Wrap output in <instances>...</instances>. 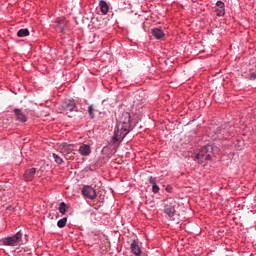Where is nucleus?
<instances>
[{"label":"nucleus","mask_w":256,"mask_h":256,"mask_svg":"<svg viewBox=\"0 0 256 256\" xmlns=\"http://www.w3.org/2000/svg\"><path fill=\"white\" fill-rule=\"evenodd\" d=\"M133 131V126H131V114L129 112H122L119 116L116 126L114 128V134L111 137L110 143L115 145V143H119V141H123L129 133Z\"/></svg>","instance_id":"obj_1"},{"label":"nucleus","mask_w":256,"mask_h":256,"mask_svg":"<svg viewBox=\"0 0 256 256\" xmlns=\"http://www.w3.org/2000/svg\"><path fill=\"white\" fill-rule=\"evenodd\" d=\"M26 243H29V235L24 234L23 230L0 239V246L4 247H21Z\"/></svg>","instance_id":"obj_2"},{"label":"nucleus","mask_w":256,"mask_h":256,"mask_svg":"<svg viewBox=\"0 0 256 256\" xmlns=\"http://www.w3.org/2000/svg\"><path fill=\"white\" fill-rule=\"evenodd\" d=\"M215 153H219V147L214 144H207L200 149L199 153L196 154L194 161H197L199 165H203V163L211 161Z\"/></svg>","instance_id":"obj_3"},{"label":"nucleus","mask_w":256,"mask_h":256,"mask_svg":"<svg viewBox=\"0 0 256 256\" xmlns=\"http://www.w3.org/2000/svg\"><path fill=\"white\" fill-rule=\"evenodd\" d=\"M233 127L229 124L221 125L216 129L210 128V132L208 137L212 139V141H227L231 137V131Z\"/></svg>","instance_id":"obj_4"},{"label":"nucleus","mask_w":256,"mask_h":256,"mask_svg":"<svg viewBox=\"0 0 256 256\" xmlns=\"http://www.w3.org/2000/svg\"><path fill=\"white\" fill-rule=\"evenodd\" d=\"M62 111H69L70 113H73V111H76L77 113V103L75 102V99H64L61 104Z\"/></svg>","instance_id":"obj_5"},{"label":"nucleus","mask_w":256,"mask_h":256,"mask_svg":"<svg viewBox=\"0 0 256 256\" xmlns=\"http://www.w3.org/2000/svg\"><path fill=\"white\" fill-rule=\"evenodd\" d=\"M81 193L83 197H85L86 199H90L91 201L97 199V191L89 185L83 186Z\"/></svg>","instance_id":"obj_6"},{"label":"nucleus","mask_w":256,"mask_h":256,"mask_svg":"<svg viewBox=\"0 0 256 256\" xmlns=\"http://www.w3.org/2000/svg\"><path fill=\"white\" fill-rule=\"evenodd\" d=\"M175 207H177V202L174 200L164 205V213L169 217V219H173L175 217V213H177Z\"/></svg>","instance_id":"obj_7"},{"label":"nucleus","mask_w":256,"mask_h":256,"mask_svg":"<svg viewBox=\"0 0 256 256\" xmlns=\"http://www.w3.org/2000/svg\"><path fill=\"white\" fill-rule=\"evenodd\" d=\"M37 174V168H30L25 170L23 174V180L26 183H29L35 179V175Z\"/></svg>","instance_id":"obj_8"},{"label":"nucleus","mask_w":256,"mask_h":256,"mask_svg":"<svg viewBox=\"0 0 256 256\" xmlns=\"http://www.w3.org/2000/svg\"><path fill=\"white\" fill-rule=\"evenodd\" d=\"M130 250L133 255L141 256L142 250H141V243L139 242V239L132 240V243L130 244Z\"/></svg>","instance_id":"obj_9"},{"label":"nucleus","mask_w":256,"mask_h":256,"mask_svg":"<svg viewBox=\"0 0 256 256\" xmlns=\"http://www.w3.org/2000/svg\"><path fill=\"white\" fill-rule=\"evenodd\" d=\"M13 113L16 121H19V123H27L28 118L27 115L23 113V109L15 108Z\"/></svg>","instance_id":"obj_10"},{"label":"nucleus","mask_w":256,"mask_h":256,"mask_svg":"<svg viewBox=\"0 0 256 256\" xmlns=\"http://www.w3.org/2000/svg\"><path fill=\"white\" fill-rule=\"evenodd\" d=\"M215 12L217 17H225V3L221 0L216 2Z\"/></svg>","instance_id":"obj_11"},{"label":"nucleus","mask_w":256,"mask_h":256,"mask_svg":"<svg viewBox=\"0 0 256 256\" xmlns=\"http://www.w3.org/2000/svg\"><path fill=\"white\" fill-rule=\"evenodd\" d=\"M78 153H80L82 157H89L91 155V146L89 144H82L79 147Z\"/></svg>","instance_id":"obj_12"},{"label":"nucleus","mask_w":256,"mask_h":256,"mask_svg":"<svg viewBox=\"0 0 256 256\" xmlns=\"http://www.w3.org/2000/svg\"><path fill=\"white\" fill-rule=\"evenodd\" d=\"M148 183L152 185V193H154L155 195H157V193L161 191V188L159 187V185H157V177L150 176L148 179Z\"/></svg>","instance_id":"obj_13"},{"label":"nucleus","mask_w":256,"mask_h":256,"mask_svg":"<svg viewBox=\"0 0 256 256\" xmlns=\"http://www.w3.org/2000/svg\"><path fill=\"white\" fill-rule=\"evenodd\" d=\"M61 151H63L66 155H69V153H72V151L75 149V144H68L63 143L60 146Z\"/></svg>","instance_id":"obj_14"},{"label":"nucleus","mask_w":256,"mask_h":256,"mask_svg":"<svg viewBox=\"0 0 256 256\" xmlns=\"http://www.w3.org/2000/svg\"><path fill=\"white\" fill-rule=\"evenodd\" d=\"M99 7H100V13H102L103 15H107L109 13V4H107V1L100 0Z\"/></svg>","instance_id":"obj_15"},{"label":"nucleus","mask_w":256,"mask_h":256,"mask_svg":"<svg viewBox=\"0 0 256 256\" xmlns=\"http://www.w3.org/2000/svg\"><path fill=\"white\" fill-rule=\"evenodd\" d=\"M151 33L154 36V38L158 40H161L163 39V37H165V32H163V30L159 28H153L151 30Z\"/></svg>","instance_id":"obj_16"},{"label":"nucleus","mask_w":256,"mask_h":256,"mask_svg":"<svg viewBox=\"0 0 256 256\" xmlns=\"http://www.w3.org/2000/svg\"><path fill=\"white\" fill-rule=\"evenodd\" d=\"M58 211L61 213V215H65L67 211H69V205H67L65 202H61L59 204Z\"/></svg>","instance_id":"obj_17"},{"label":"nucleus","mask_w":256,"mask_h":256,"mask_svg":"<svg viewBox=\"0 0 256 256\" xmlns=\"http://www.w3.org/2000/svg\"><path fill=\"white\" fill-rule=\"evenodd\" d=\"M29 29L22 28L17 32V37H29Z\"/></svg>","instance_id":"obj_18"},{"label":"nucleus","mask_w":256,"mask_h":256,"mask_svg":"<svg viewBox=\"0 0 256 256\" xmlns=\"http://www.w3.org/2000/svg\"><path fill=\"white\" fill-rule=\"evenodd\" d=\"M95 111H97V110L95 109V105L91 104V105L88 107L89 119H95Z\"/></svg>","instance_id":"obj_19"},{"label":"nucleus","mask_w":256,"mask_h":256,"mask_svg":"<svg viewBox=\"0 0 256 256\" xmlns=\"http://www.w3.org/2000/svg\"><path fill=\"white\" fill-rule=\"evenodd\" d=\"M52 157H53L55 163H57V165H63V158H61L58 154L53 153Z\"/></svg>","instance_id":"obj_20"},{"label":"nucleus","mask_w":256,"mask_h":256,"mask_svg":"<svg viewBox=\"0 0 256 256\" xmlns=\"http://www.w3.org/2000/svg\"><path fill=\"white\" fill-rule=\"evenodd\" d=\"M65 225H67V217H64V218L58 220L57 227H59V229H63V227H65Z\"/></svg>","instance_id":"obj_21"},{"label":"nucleus","mask_w":256,"mask_h":256,"mask_svg":"<svg viewBox=\"0 0 256 256\" xmlns=\"http://www.w3.org/2000/svg\"><path fill=\"white\" fill-rule=\"evenodd\" d=\"M57 23L60 33H63V31H65V20H57Z\"/></svg>","instance_id":"obj_22"},{"label":"nucleus","mask_w":256,"mask_h":256,"mask_svg":"<svg viewBox=\"0 0 256 256\" xmlns=\"http://www.w3.org/2000/svg\"><path fill=\"white\" fill-rule=\"evenodd\" d=\"M247 79H249L250 81H255L256 80V72H250L248 74Z\"/></svg>","instance_id":"obj_23"},{"label":"nucleus","mask_w":256,"mask_h":256,"mask_svg":"<svg viewBox=\"0 0 256 256\" xmlns=\"http://www.w3.org/2000/svg\"><path fill=\"white\" fill-rule=\"evenodd\" d=\"M165 191H166L167 193H173V186L167 185L166 188H165Z\"/></svg>","instance_id":"obj_24"},{"label":"nucleus","mask_w":256,"mask_h":256,"mask_svg":"<svg viewBox=\"0 0 256 256\" xmlns=\"http://www.w3.org/2000/svg\"><path fill=\"white\" fill-rule=\"evenodd\" d=\"M255 68H256V62H255Z\"/></svg>","instance_id":"obj_25"}]
</instances>
